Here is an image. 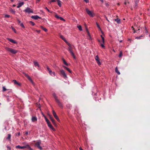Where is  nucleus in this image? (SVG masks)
Segmentation results:
<instances>
[{"label":"nucleus","instance_id":"nucleus-1","mask_svg":"<svg viewBox=\"0 0 150 150\" xmlns=\"http://www.w3.org/2000/svg\"><path fill=\"white\" fill-rule=\"evenodd\" d=\"M6 49L9 52L13 54H16L18 52L17 50L8 47H6Z\"/></svg>","mask_w":150,"mask_h":150},{"label":"nucleus","instance_id":"nucleus-2","mask_svg":"<svg viewBox=\"0 0 150 150\" xmlns=\"http://www.w3.org/2000/svg\"><path fill=\"white\" fill-rule=\"evenodd\" d=\"M86 13L90 16L91 17H93L94 15V13L92 11H90L88 8H86Z\"/></svg>","mask_w":150,"mask_h":150},{"label":"nucleus","instance_id":"nucleus-3","mask_svg":"<svg viewBox=\"0 0 150 150\" xmlns=\"http://www.w3.org/2000/svg\"><path fill=\"white\" fill-rule=\"evenodd\" d=\"M41 144V141L40 140L37 141V142L35 144V146H37L38 148L40 150H42V147L40 146Z\"/></svg>","mask_w":150,"mask_h":150},{"label":"nucleus","instance_id":"nucleus-4","mask_svg":"<svg viewBox=\"0 0 150 150\" xmlns=\"http://www.w3.org/2000/svg\"><path fill=\"white\" fill-rule=\"evenodd\" d=\"M24 11L27 13H33V11L30 8L27 7L25 9Z\"/></svg>","mask_w":150,"mask_h":150},{"label":"nucleus","instance_id":"nucleus-5","mask_svg":"<svg viewBox=\"0 0 150 150\" xmlns=\"http://www.w3.org/2000/svg\"><path fill=\"white\" fill-rule=\"evenodd\" d=\"M60 73L61 74H62V76L64 78H67V76L65 74L64 71L62 69L61 70H60Z\"/></svg>","mask_w":150,"mask_h":150},{"label":"nucleus","instance_id":"nucleus-6","mask_svg":"<svg viewBox=\"0 0 150 150\" xmlns=\"http://www.w3.org/2000/svg\"><path fill=\"white\" fill-rule=\"evenodd\" d=\"M56 103H57L58 106L61 108H63V105L62 103L59 101V100H57L56 101Z\"/></svg>","mask_w":150,"mask_h":150},{"label":"nucleus","instance_id":"nucleus-7","mask_svg":"<svg viewBox=\"0 0 150 150\" xmlns=\"http://www.w3.org/2000/svg\"><path fill=\"white\" fill-rule=\"evenodd\" d=\"M27 147V144H26L25 146H21L19 145H18L16 146V149H24L25 148H26Z\"/></svg>","mask_w":150,"mask_h":150},{"label":"nucleus","instance_id":"nucleus-8","mask_svg":"<svg viewBox=\"0 0 150 150\" xmlns=\"http://www.w3.org/2000/svg\"><path fill=\"white\" fill-rule=\"evenodd\" d=\"M31 18L35 20H37L38 19H41V17L38 16L37 15L32 16Z\"/></svg>","mask_w":150,"mask_h":150},{"label":"nucleus","instance_id":"nucleus-9","mask_svg":"<svg viewBox=\"0 0 150 150\" xmlns=\"http://www.w3.org/2000/svg\"><path fill=\"white\" fill-rule=\"evenodd\" d=\"M68 46L69 47L68 49V50L69 51V52H70L71 51H73V49L74 47V46H73L71 45L70 44V45H68Z\"/></svg>","mask_w":150,"mask_h":150},{"label":"nucleus","instance_id":"nucleus-10","mask_svg":"<svg viewBox=\"0 0 150 150\" xmlns=\"http://www.w3.org/2000/svg\"><path fill=\"white\" fill-rule=\"evenodd\" d=\"M54 16L57 19H60V20L63 21H65V20L63 18L58 16L57 14H55Z\"/></svg>","mask_w":150,"mask_h":150},{"label":"nucleus","instance_id":"nucleus-11","mask_svg":"<svg viewBox=\"0 0 150 150\" xmlns=\"http://www.w3.org/2000/svg\"><path fill=\"white\" fill-rule=\"evenodd\" d=\"M7 40L10 42L14 44H17V42L16 41L11 39L8 38H7Z\"/></svg>","mask_w":150,"mask_h":150},{"label":"nucleus","instance_id":"nucleus-12","mask_svg":"<svg viewBox=\"0 0 150 150\" xmlns=\"http://www.w3.org/2000/svg\"><path fill=\"white\" fill-rule=\"evenodd\" d=\"M32 121L33 122H35L37 120V118L36 117L33 116V117L31 119Z\"/></svg>","mask_w":150,"mask_h":150},{"label":"nucleus","instance_id":"nucleus-13","mask_svg":"<svg viewBox=\"0 0 150 150\" xmlns=\"http://www.w3.org/2000/svg\"><path fill=\"white\" fill-rule=\"evenodd\" d=\"M13 82L14 84L16 85H17L18 86H20L21 84L17 82L16 80H13Z\"/></svg>","mask_w":150,"mask_h":150},{"label":"nucleus","instance_id":"nucleus-14","mask_svg":"<svg viewBox=\"0 0 150 150\" xmlns=\"http://www.w3.org/2000/svg\"><path fill=\"white\" fill-rule=\"evenodd\" d=\"M63 67L66 69L67 71H68L69 73H71L72 71L68 68L65 67L64 66H63Z\"/></svg>","mask_w":150,"mask_h":150},{"label":"nucleus","instance_id":"nucleus-15","mask_svg":"<svg viewBox=\"0 0 150 150\" xmlns=\"http://www.w3.org/2000/svg\"><path fill=\"white\" fill-rule=\"evenodd\" d=\"M24 3V2H23L19 3L18 4V6H17V8H19L23 5Z\"/></svg>","mask_w":150,"mask_h":150},{"label":"nucleus","instance_id":"nucleus-16","mask_svg":"<svg viewBox=\"0 0 150 150\" xmlns=\"http://www.w3.org/2000/svg\"><path fill=\"white\" fill-rule=\"evenodd\" d=\"M52 96L54 98L56 101L57 100H58L57 98V97L56 96V95L55 93H53L52 94Z\"/></svg>","mask_w":150,"mask_h":150},{"label":"nucleus","instance_id":"nucleus-17","mask_svg":"<svg viewBox=\"0 0 150 150\" xmlns=\"http://www.w3.org/2000/svg\"><path fill=\"white\" fill-rule=\"evenodd\" d=\"M34 65L35 66H38V67H39V65L38 62L35 61H34Z\"/></svg>","mask_w":150,"mask_h":150},{"label":"nucleus","instance_id":"nucleus-18","mask_svg":"<svg viewBox=\"0 0 150 150\" xmlns=\"http://www.w3.org/2000/svg\"><path fill=\"white\" fill-rule=\"evenodd\" d=\"M115 72L117 74H118L120 75V71L118 70L117 68L116 67L115 68Z\"/></svg>","mask_w":150,"mask_h":150},{"label":"nucleus","instance_id":"nucleus-19","mask_svg":"<svg viewBox=\"0 0 150 150\" xmlns=\"http://www.w3.org/2000/svg\"><path fill=\"white\" fill-rule=\"evenodd\" d=\"M70 53L71 54V55L74 58H75V56L74 54V53L73 52V51H71L70 52Z\"/></svg>","mask_w":150,"mask_h":150},{"label":"nucleus","instance_id":"nucleus-20","mask_svg":"<svg viewBox=\"0 0 150 150\" xmlns=\"http://www.w3.org/2000/svg\"><path fill=\"white\" fill-rule=\"evenodd\" d=\"M52 114L54 116V117L55 118L57 117V115L56 113L55 112L54 110H52Z\"/></svg>","mask_w":150,"mask_h":150},{"label":"nucleus","instance_id":"nucleus-21","mask_svg":"<svg viewBox=\"0 0 150 150\" xmlns=\"http://www.w3.org/2000/svg\"><path fill=\"white\" fill-rule=\"evenodd\" d=\"M49 127H50L52 130L54 131L55 130V129L53 127V126L51 124L49 125V126H48Z\"/></svg>","mask_w":150,"mask_h":150},{"label":"nucleus","instance_id":"nucleus-22","mask_svg":"<svg viewBox=\"0 0 150 150\" xmlns=\"http://www.w3.org/2000/svg\"><path fill=\"white\" fill-rule=\"evenodd\" d=\"M62 61L64 63L66 66H67L68 65V64L66 62L65 60L64 59H62Z\"/></svg>","mask_w":150,"mask_h":150},{"label":"nucleus","instance_id":"nucleus-23","mask_svg":"<svg viewBox=\"0 0 150 150\" xmlns=\"http://www.w3.org/2000/svg\"><path fill=\"white\" fill-rule=\"evenodd\" d=\"M57 1L58 3V5L59 7H61V1L59 0H57Z\"/></svg>","mask_w":150,"mask_h":150},{"label":"nucleus","instance_id":"nucleus-24","mask_svg":"<svg viewBox=\"0 0 150 150\" xmlns=\"http://www.w3.org/2000/svg\"><path fill=\"white\" fill-rule=\"evenodd\" d=\"M51 120L52 121V123L53 124V125H54L55 126H56V124L55 122V120L53 118Z\"/></svg>","mask_w":150,"mask_h":150},{"label":"nucleus","instance_id":"nucleus-25","mask_svg":"<svg viewBox=\"0 0 150 150\" xmlns=\"http://www.w3.org/2000/svg\"><path fill=\"white\" fill-rule=\"evenodd\" d=\"M96 25L97 26V27L98 28V29L100 30H101V32L102 33H103V31H101V28H100L99 25V24H98V23H96Z\"/></svg>","mask_w":150,"mask_h":150},{"label":"nucleus","instance_id":"nucleus-26","mask_svg":"<svg viewBox=\"0 0 150 150\" xmlns=\"http://www.w3.org/2000/svg\"><path fill=\"white\" fill-rule=\"evenodd\" d=\"M86 32L87 33V34H88V36H89V39H91V37H90V34L89 33V32L87 28H86Z\"/></svg>","mask_w":150,"mask_h":150},{"label":"nucleus","instance_id":"nucleus-27","mask_svg":"<svg viewBox=\"0 0 150 150\" xmlns=\"http://www.w3.org/2000/svg\"><path fill=\"white\" fill-rule=\"evenodd\" d=\"M115 20L118 23H120V19L118 18H117L116 19H115Z\"/></svg>","mask_w":150,"mask_h":150},{"label":"nucleus","instance_id":"nucleus-28","mask_svg":"<svg viewBox=\"0 0 150 150\" xmlns=\"http://www.w3.org/2000/svg\"><path fill=\"white\" fill-rule=\"evenodd\" d=\"M10 11L13 14H15V11L12 8L10 9Z\"/></svg>","mask_w":150,"mask_h":150},{"label":"nucleus","instance_id":"nucleus-29","mask_svg":"<svg viewBox=\"0 0 150 150\" xmlns=\"http://www.w3.org/2000/svg\"><path fill=\"white\" fill-rule=\"evenodd\" d=\"M41 28H42V29L44 31H45V32H47V29L45 28H44L43 26H41Z\"/></svg>","mask_w":150,"mask_h":150},{"label":"nucleus","instance_id":"nucleus-30","mask_svg":"<svg viewBox=\"0 0 150 150\" xmlns=\"http://www.w3.org/2000/svg\"><path fill=\"white\" fill-rule=\"evenodd\" d=\"M26 148L29 149L30 150H33V149L30 147L28 144H27Z\"/></svg>","mask_w":150,"mask_h":150},{"label":"nucleus","instance_id":"nucleus-31","mask_svg":"<svg viewBox=\"0 0 150 150\" xmlns=\"http://www.w3.org/2000/svg\"><path fill=\"white\" fill-rule=\"evenodd\" d=\"M100 36L101 37V38H102V42H103V44L105 42V39H104V37H103V36H102V35H101Z\"/></svg>","mask_w":150,"mask_h":150},{"label":"nucleus","instance_id":"nucleus-32","mask_svg":"<svg viewBox=\"0 0 150 150\" xmlns=\"http://www.w3.org/2000/svg\"><path fill=\"white\" fill-rule=\"evenodd\" d=\"M25 76L28 78V79H30V76H29L28 75L25 73L24 74Z\"/></svg>","mask_w":150,"mask_h":150},{"label":"nucleus","instance_id":"nucleus-33","mask_svg":"<svg viewBox=\"0 0 150 150\" xmlns=\"http://www.w3.org/2000/svg\"><path fill=\"white\" fill-rule=\"evenodd\" d=\"M77 27L80 30H82V27L81 25H79V26H77Z\"/></svg>","mask_w":150,"mask_h":150},{"label":"nucleus","instance_id":"nucleus-34","mask_svg":"<svg viewBox=\"0 0 150 150\" xmlns=\"http://www.w3.org/2000/svg\"><path fill=\"white\" fill-rule=\"evenodd\" d=\"M28 80L30 81V82L32 83L33 85H34V83L33 81L32 80V79L31 78H30V79H28Z\"/></svg>","mask_w":150,"mask_h":150},{"label":"nucleus","instance_id":"nucleus-35","mask_svg":"<svg viewBox=\"0 0 150 150\" xmlns=\"http://www.w3.org/2000/svg\"><path fill=\"white\" fill-rule=\"evenodd\" d=\"M56 1V0H52L49 2V4H51L52 2H54Z\"/></svg>","mask_w":150,"mask_h":150},{"label":"nucleus","instance_id":"nucleus-36","mask_svg":"<svg viewBox=\"0 0 150 150\" xmlns=\"http://www.w3.org/2000/svg\"><path fill=\"white\" fill-rule=\"evenodd\" d=\"M122 51H121L120 52L119 57H122Z\"/></svg>","mask_w":150,"mask_h":150},{"label":"nucleus","instance_id":"nucleus-37","mask_svg":"<svg viewBox=\"0 0 150 150\" xmlns=\"http://www.w3.org/2000/svg\"><path fill=\"white\" fill-rule=\"evenodd\" d=\"M96 61L97 63L98 64V65H101V64L100 62V61L99 60H97V61Z\"/></svg>","mask_w":150,"mask_h":150},{"label":"nucleus","instance_id":"nucleus-38","mask_svg":"<svg viewBox=\"0 0 150 150\" xmlns=\"http://www.w3.org/2000/svg\"><path fill=\"white\" fill-rule=\"evenodd\" d=\"M64 42H65L67 44V45H70V44L68 42H67L66 40V39H65L64 40Z\"/></svg>","mask_w":150,"mask_h":150},{"label":"nucleus","instance_id":"nucleus-39","mask_svg":"<svg viewBox=\"0 0 150 150\" xmlns=\"http://www.w3.org/2000/svg\"><path fill=\"white\" fill-rule=\"evenodd\" d=\"M95 59L96 60V61L98 60L99 59V57H98V55H97L95 57Z\"/></svg>","mask_w":150,"mask_h":150},{"label":"nucleus","instance_id":"nucleus-40","mask_svg":"<svg viewBox=\"0 0 150 150\" xmlns=\"http://www.w3.org/2000/svg\"><path fill=\"white\" fill-rule=\"evenodd\" d=\"M29 23L33 26H34L35 25V23L34 22H33L31 21H30Z\"/></svg>","mask_w":150,"mask_h":150},{"label":"nucleus","instance_id":"nucleus-41","mask_svg":"<svg viewBox=\"0 0 150 150\" xmlns=\"http://www.w3.org/2000/svg\"><path fill=\"white\" fill-rule=\"evenodd\" d=\"M11 135L10 134H8V136L7 138V139H10L11 138Z\"/></svg>","mask_w":150,"mask_h":150},{"label":"nucleus","instance_id":"nucleus-42","mask_svg":"<svg viewBox=\"0 0 150 150\" xmlns=\"http://www.w3.org/2000/svg\"><path fill=\"white\" fill-rule=\"evenodd\" d=\"M60 38L62 39L63 40H64L65 39V38H64V37L63 35H60Z\"/></svg>","mask_w":150,"mask_h":150},{"label":"nucleus","instance_id":"nucleus-43","mask_svg":"<svg viewBox=\"0 0 150 150\" xmlns=\"http://www.w3.org/2000/svg\"><path fill=\"white\" fill-rule=\"evenodd\" d=\"M11 28L14 31V32L15 33H16V30L14 28H13V27H11Z\"/></svg>","mask_w":150,"mask_h":150},{"label":"nucleus","instance_id":"nucleus-44","mask_svg":"<svg viewBox=\"0 0 150 150\" xmlns=\"http://www.w3.org/2000/svg\"><path fill=\"white\" fill-rule=\"evenodd\" d=\"M44 117H45V120H46V122H47L49 121V120L47 118V117H46L45 116H44Z\"/></svg>","mask_w":150,"mask_h":150},{"label":"nucleus","instance_id":"nucleus-45","mask_svg":"<svg viewBox=\"0 0 150 150\" xmlns=\"http://www.w3.org/2000/svg\"><path fill=\"white\" fill-rule=\"evenodd\" d=\"M45 9H46L49 12H50L51 13H52V11H50V10L49 9H48L47 7H46L45 8Z\"/></svg>","mask_w":150,"mask_h":150},{"label":"nucleus","instance_id":"nucleus-46","mask_svg":"<svg viewBox=\"0 0 150 150\" xmlns=\"http://www.w3.org/2000/svg\"><path fill=\"white\" fill-rule=\"evenodd\" d=\"M48 115L49 116V117H50V120H51L53 118V117H52V116L51 115H50L49 114H48Z\"/></svg>","mask_w":150,"mask_h":150},{"label":"nucleus","instance_id":"nucleus-47","mask_svg":"<svg viewBox=\"0 0 150 150\" xmlns=\"http://www.w3.org/2000/svg\"><path fill=\"white\" fill-rule=\"evenodd\" d=\"M10 17V15H7V14L5 15V17L6 18H9Z\"/></svg>","mask_w":150,"mask_h":150},{"label":"nucleus","instance_id":"nucleus-48","mask_svg":"<svg viewBox=\"0 0 150 150\" xmlns=\"http://www.w3.org/2000/svg\"><path fill=\"white\" fill-rule=\"evenodd\" d=\"M142 36H140L139 37H136L135 38L137 39H140L142 37Z\"/></svg>","mask_w":150,"mask_h":150},{"label":"nucleus","instance_id":"nucleus-49","mask_svg":"<svg viewBox=\"0 0 150 150\" xmlns=\"http://www.w3.org/2000/svg\"><path fill=\"white\" fill-rule=\"evenodd\" d=\"M100 46H101V47H102L103 48H104V49L105 48V47L104 46V45L103 44H101Z\"/></svg>","mask_w":150,"mask_h":150},{"label":"nucleus","instance_id":"nucleus-50","mask_svg":"<svg viewBox=\"0 0 150 150\" xmlns=\"http://www.w3.org/2000/svg\"><path fill=\"white\" fill-rule=\"evenodd\" d=\"M6 90V89L4 87H3V91H5Z\"/></svg>","mask_w":150,"mask_h":150},{"label":"nucleus","instance_id":"nucleus-51","mask_svg":"<svg viewBox=\"0 0 150 150\" xmlns=\"http://www.w3.org/2000/svg\"><path fill=\"white\" fill-rule=\"evenodd\" d=\"M144 32L145 33H147L148 31L147 30H146V28L145 27L144 28Z\"/></svg>","mask_w":150,"mask_h":150},{"label":"nucleus","instance_id":"nucleus-52","mask_svg":"<svg viewBox=\"0 0 150 150\" xmlns=\"http://www.w3.org/2000/svg\"><path fill=\"white\" fill-rule=\"evenodd\" d=\"M55 118L59 122L60 121L59 118H58V116Z\"/></svg>","mask_w":150,"mask_h":150},{"label":"nucleus","instance_id":"nucleus-53","mask_svg":"<svg viewBox=\"0 0 150 150\" xmlns=\"http://www.w3.org/2000/svg\"><path fill=\"white\" fill-rule=\"evenodd\" d=\"M20 26H21V27H23V28H25V27L24 26V25H23V23H21V24H20Z\"/></svg>","mask_w":150,"mask_h":150},{"label":"nucleus","instance_id":"nucleus-54","mask_svg":"<svg viewBox=\"0 0 150 150\" xmlns=\"http://www.w3.org/2000/svg\"><path fill=\"white\" fill-rule=\"evenodd\" d=\"M49 72V73H50V74L51 75H52V71L51 70V69L50 70V71H48Z\"/></svg>","mask_w":150,"mask_h":150},{"label":"nucleus","instance_id":"nucleus-55","mask_svg":"<svg viewBox=\"0 0 150 150\" xmlns=\"http://www.w3.org/2000/svg\"><path fill=\"white\" fill-rule=\"evenodd\" d=\"M127 2V3H128V4L129 3V2L127 0H126L124 4L125 5H126Z\"/></svg>","mask_w":150,"mask_h":150},{"label":"nucleus","instance_id":"nucleus-56","mask_svg":"<svg viewBox=\"0 0 150 150\" xmlns=\"http://www.w3.org/2000/svg\"><path fill=\"white\" fill-rule=\"evenodd\" d=\"M47 69L48 71H50V69L47 66Z\"/></svg>","mask_w":150,"mask_h":150},{"label":"nucleus","instance_id":"nucleus-57","mask_svg":"<svg viewBox=\"0 0 150 150\" xmlns=\"http://www.w3.org/2000/svg\"><path fill=\"white\" fill-rule=\"evenodd\" d=\"M84 1L86 2V3H88L89 2L88 0H84Z\"/></svg>","mask_w":150,"mask_h":150},{"label":"nucleus","instance_id":"nucleus-58","mask_svg":"<svg viewBox=\"0 0 150 150\" xmlns=\"http://www.w3.org/2000/svg\"><path fill=\"white\" fill-rule=\"evenodd\" d=\"M47 125H48L49 126V125H50L51 124L50 121H49L48 122H47Z\"/></svg>","mask_w":150,"mask_h":150},{"label":"nucleus","instance_id":"nucleus-59","mask_svg":"<svg viewBox=\"0 0 150 150\" xmlns=\"http://www.w3.org/2000/svg\"><path fill=\"white\" fill-rule=\"evenodd\" d=\"M7 148L9 149H11V147L9 146H7Z\"/></svg>","mask_w":150,"mask_h":150},{"label":"nucleus","instance_id":"nucleus-60","mask_svg":"<svg viewBox=\"0 0 150 150\" xmlns=\"http://www.w3.org/2000/svg\"><path fill=\"white\" fill-rule=\"evenodd\" d=\"M52 74L54 76H55V74L54 72H52Z\"/></svg>","mask_w":150,"mask_h":150},{"label":"nucleus","instance_id":"nucleus-61","mask_svg":"<svg viewBox=\"0 0 150 150\" xmlns=\"http://www.w3.org/2000/svg\"><path fill=\"white\" fill-rule=\"evenodd\" d=\"M138 3V2L137 1H135V4H136V6H137V3Z\"/></svg>","mask_w":150,"mask_h":150},{"label":"nucleus","instance_id":"nucleus-62","mask_svg":"<svg viewBox=\"0 0 150 150\" xmlns=\"http://www.w3.org/2000/svg\"><path fill=\"white\" fill-rule=\"evenodd\" d=\"M21 134L20 133V132H19L18 133V136H20Z\"/></svg>","mask_w":150,"mask_h":150},{"label":"nucleus","instance_id":"nucleus-63","mask_svg":"<svg viewBox=\"0 0 150 150\" xmlns=\"http://www.w3.org/2000/svg\"><path fill=\"white\" fill-rule=\"evenodd\" d=\"M105 18H106V20H107L109 22V21L108 20V19H107V17H106V16H105Z\"/></svg>","mask_w":150,"mask_h":150},{"label":"nucleus","instance_id":"nucleus-64","mask_svg":"<svg viewBox=\"0 0 150 150\" xmlns=\"http://www.w3.org/2000/svg\"><path fill=\"white\" fill-rule=\"evenodd\" d=\"M38 108H40V104H39L38 105Z\"/></svg>","mask_w":150,"mask_h":150}]
</instances>
